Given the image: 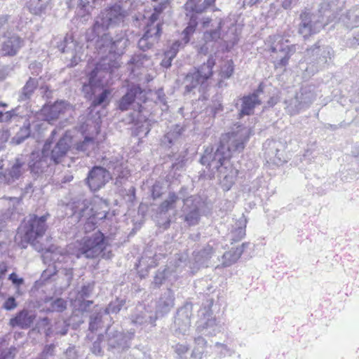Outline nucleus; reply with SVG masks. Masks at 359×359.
<instances>
[{"label": "nucleus", "instance_id": "obj_53", "mask_svg": "<svg viewBox=\"0 0 359 359\" xmlns=\"http://www.w3.org/2000/svg\"><path fill=\"white\" fill-rule=\"evenodd\" d=\"M103 347L105 348V339L104 333L99 334L96 339L93 342L90 348V352L96 356H103Z\"/></svg>", "mask_w": 359, "mask_h": 359}, {"label": "nucleus", "instance_id": "obj_40", "mask_svg": "<svg viewBox=\"0 0 359 359\" xmlns=\"http://www.w3.org/2000/svg\"><path fill=\"white\" fill-rule=\"evenodd\" d=\"M46 303H49L46 311L49 313H62L67 309V301L61 297L53 298V297H46L44 299Z\"/></svg>", "mask_w": 359, "mask_h": 359}, {"label": "nucleus", "instance_id": "obj_9", "mask_svg": "<svg viewBox=\"0 0 359 359\" xmlns=\"http://www.w3.org/2000/svg\"><path fill=\"white\" fill-rule=\"evenodd\" d=\"M104 335L107 351L113 354H121L126 352L131 347L135 332L132 329L124 332L109 325L105 329Z\"/></svg>", "mask_w": 359, "mask_h": 359}, {"label": "nucleus", "instance_id": "obj_48", "mask_svg": "<svg viewBox=\"0 0 359 359\" xmlns=\"http://www.w3.org/2000/svg\"><path fill=\"white\" fill-rule=\"evenodd\" d=\"M111 93V91L109 88L103 89L100 93L94 96L90 104V107L95 109L98 107H107L109 104V96Z\"/></svg>", "mask_w": 359, "mask_h": 359}, {"label": "nucleus", "instance_id": "obj_24", "mask_svg": "<svg viewBox=\"0 0 359 359\" xmlns=\"http://www.w3.org/2000/svg\"><path fill=\"white\" fill-rule=\"evenodd\" d=\"M182 208V215L181 217L189 226L197 225L201 219V202L200 199L193 201L187 199Z\"/></svg>", "mask_w": 359, "mask_h": 359}, {"label": "nucleus", "instance_id": "obj_15", "mask_svg": "<svg viewBox=\"0 0 359 359\" xmlns=\"http://www.w3.org/2000/svg\"><path fill=\"white\" fill-rule=\"evenodd\" d=\"M250 135V128L238 124L231 132L226 133L221 141L223 143L226 141V148L231 156L233 153H241L243 151Z\"/></svg>", "mask_w": 359, "mask_h": 359}, {"label": "nucleus", "instance_id": "obj_21", "mask_svg": "<svg viewBox=\"0 0 359 359\" xmlns=\"http://www.w3.org/2000/svg\"><path fill=\"white\" fill-rule=\"evenodd\" d=\"M72 142L71 135L67 132H65L59 138L53 147H51L49 151L48 158L55 165L61 162L68 153Z\"/></svg>", "mask_w": 359, "mask_h": 359}, {"label": "nucleus", "instance_id": "obj_8", "mask_svg": "<svg viewBox=\"0 0 359 359\" xmlns=\"http://www.w3.org/2000/svg\"><path fill=\"white\" fill-rule=\"evenodd\" d=\"M109 241V237L100 230H97L91 235L85 236L79 242L76 257L77 258L84 257L86 259L97 258L110 245Z\"/></svg>", "mask_w": 359, "mask_h": 359}, {"label": "nucleus", "instance_id": "obj_57", "mask_svg": "<svg viewBox=\"0 0 359 359\" xmlns=\"http://www.w3.org/2000/svg\"><path fill=\"white\" fill-rule=\"evenodd\" d=\"M187 151L180 153L172 163L171 170L175 171L182 170L187 161Z\"/></svg>", "mask_w": 359, "mask_h": 359}, {"label": "nucleus", "instance_id": "obj_64", "mask_svg": "<svg viewBox=\"0 0 359 359\" xmlns=\"http://www.w3.org/2000/svg\"><path fill=\"white\" fill-rule=\"evenodd\" d=\"M18 306V303L14 296H8L7 299L4 302L1 309L7 311H11L16 309Z\"/></svg>", "mask_w": 359, "mask_h": 359}, {"label": "nucleus", "instance_id": "obj_59", "mask_svg": "<svg viewBox=\"0 0 359 359\" xmlns=\"http://www.w3.org/2000/svg\"><path fill=\"white\" fill-rule=\"evenodd\" d=\"M102 321V315L100 313H94L90 315L88 324V330L91 332L97 331Z\"/></svg>", "mask_w": 359, "mask_h": 359}, {"label": "nucleus", "instance_id": "obj_31", "mask_svg": "<svg viewBox=\"0 0 359 359\" xmlns=\"http://www.w3.org/2000/svg\"><path fill=\"white\" fill-rule=\"evenodd\" d=\"M247 223L248 219L243 214L242 216L236 221L234 224L232 225L231 230L229 233V239L231 244L241 241L245 237L246 234Z\"/></svg>", "mask_w": 359, "mask_h": 359}, {"label": "nucleus", "instance_id": "obj_50", "mask_svg": "<svg viewBox=\"0 0 359 359\" xmlns=\"http://www.w3.org/2000/svg\"><path fill=\"white\" fill-rule=\"evenodd\" d=\"M223 25L224 22L220 19L216 27L205 31L203 33V39L205 41L208 43L218 41L221 38V32Z\"/></svg>", "mask_w": 359, "mask_h": 359}, {"label": "nucleus", "instance_id": "obj_30", "mask_svg": "<svg viewBox=\"0 0 359 359\" xmlns=\"http://www.w3.org/2000/svg\"><path fill=\"white\" fill-rule=\"evenodd\" d=\"M158 265L156 255H148L144 252L136 264L137 273L141 278H144L149 273L151 269L155 268Z\"/></svg>", "mask_w": 359, "mask_h": 359}, {"label": "nucleus", "instance_id": "obj_17", "mask_svg": "<svg viewBox=\"0 0 359 359\" xmlns=\"http://www.w3.org/2000/svg\"><path fill=\"white\" fill-rule=\"evenodd\" d=\"M50 253L51 264L57 271L64 275L68 281L73 279V257L63 249H56Z\"/></svg>", "mask_w": 359, "mask_h": 359}, {"label": "nucleus", "instance_id": "obj_62", "mask_svg": "<svg viewBox=\"0 0 359 359\" xmlns=\"http://www.w3.org/2000/svg\"><path fill=\"white\" fill-rule=\"evenodd\" d=\"M205 168L202 169L198 172V180H212L215 177L216 170L214 169L209 168V166L207 165H204Z\"/></svg>", "mask_w": 359, "mask_h": 359}, {"label": "nucleus", "instance_id": "obj_27", "mask_svg": "<svg viewBox=\"0 0 359 359\" xmlns=\"http://www.w3.org/2000/svg\"><path fill=\"white\" fill-rule=\"evenodd\" d=\"M175 293L168 288L163 292L156 303L154 314L156 318H163L166 316L175 305Z\"/></svg>", "mask_w": 359, "mask_h": 359}, {"label": "nucleus", "instance_id": "obj_32", "mask_svg": "<svg viewBox=\"0 0 359 359\" xmlns=\"http://www.w3.org/2000/svg\"><path fill=\"white\" fill-rule=\"evenodd\" d=\"M339 22L348 29L359 27V7H353L342 13Z\"/></svg>", "mask_w": 359, "mask_h": 359}, {"label": "nucleus", "instance_id": "obj_46", "mask_svg": "<svg viewBox=\"0 0 359 359\" xmlns=\"http://www.w3.org/2000/svg\"><path fill=\"white\" fill-rule=\"evenodd\" d=\"M31 135L30 123L27 121L20 128L19 131L11 138V144L13 145H19L24 142Z\"/></svg>", "mask_w": 359, "mask_h": 359}, {"label": "nucleus", "instance_id": "obj_56", "mask_svg": "<svg viewBox=\"0 0 359 359\" xmlns=\"http://www.w3.org/2000/svg\"><path fill=\"white\" fill-rule=\"evenodd\" d=\"M126 304V299L116 298L114 301L111 302L104 309V313L107 314L118 313Z\"/></svg>", "mask_w": 359, "mask_h": 359}, {"label": "nucleus", "instance_id": "obj_58", "mask_svg": "<svg viewBox=\"0 0 359 359\" xmlns=\"http://www.w3.org/2000/svg\"><path fill=\"white\" fill-rule=\"evenodd\" d=\"M234 72V63L232 60H227L222 67L219 75L224 79H229Z\"/></svg>", "mask_w": 359, "mask_h": 359}, {"label": "nucleus", "instance_id": "obj_42", "mask_svg": "<svg viewBox=\"0 0 359 359\" xmlns=\"http://www.w3.org/2000/svg\"><path fill=\"white\" fill-rule=\"evenodd\" d=\"M198 25V19L194 16L189 19L187 27L183 29L181 33L182 39L181 41L184 42V44H189L191 37L196 31Z\"/></svg>", "mask_w": 359, "mask_h": 359}, {"label": "nucleus", "instance_id": "obj_52", "mask_svg": "<svg viewBox=\"0 0 359 359\" xmlns=\"http://www.w3.org/2000/svg\"><path fill=\"white\" fill-rule=\"evenodd\" d=\"M163 24L161 22H158L156 24L147 25L143 35L144 37L149 39L154 37L158 40L162 34Z\"/></svg>", "mask_w": 359, "mask_h": 359}, {"label": "nucleus", "instance_id": "obj_55", "mask_svg": "<svg viewBox=\"0 0 359 359\" xmlns=\"http://www.w3.org/2000/svg\"><path fill=\"white\" fill-rule=\"evenodd\" d=\"M95 2L96 0H79L77 6L78 14L81 16L90 14L95 7Z\"/></svg>", "mask_w": 359, "mask_h": 359}, {"label": "nucleus", "instance_id": "obj_36", "mask_svg": "<svg viewBox=\"0 0 359 359\" xmlns=\"http://www.w3.org/2000/svg\"><path fill=\"white\" fill-rule=\"evenodd\" d=\"M241 107L238 113L239 118L252 114L256 106L261 104L260 100H257L250 94L241 98Z\"/></svg>", "mask_w": 359, "mask_h": 359}, {"label": "nucleus", "instance_id": "obj_37", "mask_svg": "<svg viewBox=\"0 0 359 359\" xmlns=\"http://www.w3.org/2000/svg\"><path fill=\"white\" fill-rule=\"evenodd\" d=\"M184 129L179 124L175 125L161 140L162 144L170 148L181 137Z\"/></svg>", "mask_w": 359, "mask_h": 359}, {"label": "nucleus", "instance_id": "obj_20", "mask_svg": "<svg viewBox=\"0 0 359 359\" xmlns=\"http://www.w3.org/2000/svg\"><path fill=\"white\" fill-rule=\"evenodd\" d=\"M157 319L151 307L143 304H137L130 315L131 323L140 327L147 325L154 327Z\"/></svg>", "mask_w": 359, "mask_h": 359}, {"label": "nucleus", "instance_id": "obj_26", "mask_svg": "<svg viewBox=\"0 0 359 359\" xmlns=\"http://www.w3.org/2000/svg\"><path fill=\"white\" fill-rule=\"evenodd\" d=\"M283 145L280 142L267 140L263 144L265 158L273 164L281 165L285 161L283 159Z\"/></svg>", "mask_w": 359, "mask_h": 359}, {"label": "nucleus", "instance_id": "obj_34", "mask_svg": "<svg viewBox=\"0 0 359 359\" xmlns=\"http://www.w3.org/2000/svg\"><path fill=\"white\" fill-rule=\"evenodd\" d=\"M57 48L62 53H72V57L71 59V67H74L78 64L74 50L76 48V41L72 34H67L63 39L57 43Z\"/></svg>", "mask_w": 359, "mask_h": 359}, {"label": "nucleus", "instance_id": "obj_45", "mask_svg": "<svg viewBox=\"0 0 359 359\" xmlns=\"http://www.w3.org/2000/svg\"><path fill=\"white\" fill-rule=\"evenodd\" d=\"M243 254V250L240 249H236L234 248H231L229 251L224 253L222 257V266L223 267H229L235 264Z\"/></svg>", "mask_w": 359, "mask_h": 359}, {"label": "nucleus", "instance_id": "obj_35", "mask_svg": "<svg viewBox=\"0 0 359 359\" xmlns=\"http://www.w3.org/2000/svg\"><path fill=\"white\" fill-rule=\"evenodd\" d=\"M24 41L19 36L13 34L6 40L2 47L4 55L14 56L23 46Z\"/></svg>", "mask_w": 359, "mask_h": 359}, {"label": "nucleus", "instance_id": "obj_18", "mask_svg": "<svg viewBox=\"0 0 359 359\" xmlns=\"http://www.w3.org/2000/svg\"><path fill=\"white\" fill-rule=\"evenodd\" d=\"M145 91L140 84L132 83L126 89V93L117 101L116 109L126 111L130 109L136 100L144 101Z\"/></svg>", "mask_w": 359, "mask_h": 359}, {"label": "nucleus", "instance_id": "obj_14", "mask_svg": "<svg viewBox=\"0 0 359 359\" xmlns=\"http://www.w3.org/2000/svg\"><path fill=\"white\" fill-rule=\"evenodd\" d=\"M192 316V303L187 302L184 305L177 309L170 327L171 332L174 336L180 339L181 337L188 335Z\"/></svg>", "mask_w": 359, "mask_h": 359}, {"label": "nucleus", "instance_id": "obj_3", "mask_svg": "<svg viewBox=\"0 0 359 359\" xmlns=\"http://www.w3.org/2000/svg\"><path fill=\"white\" fill-rule=\"evenodd\" d=\"M108 169L100 165L92 167L85 180L91 191L95 192L104 187L110 180H114V185L122 187L130 176V172L121 161H110Z\"/></svg>", "mask_w": 359, "mask_h": 359}, {"label": "nucleus", "instance_id": "obj_23", "mask_svg": "<svg viewBox=\"0 0 359 359\" xmlns=\"http://www.w3.org/2000/svg\"><path fill=\"white\" fill-rule=\"evenodd\" d=\"M69 108V103L65 100H57L51 104H45L41 109L43 120L53 123Z\"/></svg>", "mask_w": 359, "mask_h": 359}, {"label": "nucleus", "instance_id": "obj_61", "mask_svg": "<svg viewBox=\"0 0 359 359\" xmlns=\"http://www.w3.org/2000/svg\"><path fill=\"white\" fill-rule=\"evenodd\" d=\"M94 289V282L88 283L83 285L78 292V298L86 299L90 297L92 291Z\"/></svg>", "mask_w": 359, "mask_h": 359}, {"label": "nucleus", "instance_id": "obj_41", "mask_svg": "<svg viewBox=\"0 0 359 359\" xmlns=\"http://www.w3.org/2000/svg\"><path fill=\"white\" fill-rule=\"evenodd\" d=\"M203 336V335L199 334L194 337V346L191 354L192 358H203L205 348L208 346V341Z\"/></svg>", "mask_w": 359, "mask_h": 359}, {"label": "nucleus", "instance_id": "obj_63", "mask_svg": "<svg viewBox=\"0 0 359 359\" xmlns=\"http://www.w3.org/2000/svg\"><path fill=\"white\" fill-rule=\"evenodd\" d=\"M20 107H17L10 111L4 113V123L11 122L15 117H22L23 114L20 111Z\"/></svg>", "mask_w": 359, "mask_h": 359}, {"label": "nucleus", "instance_id": "obj_10", "mask_svg": "<svg viewBox=\"0 0 359 359\" xmlns=\"http://www.w3.org/2000/svg\"><path fill=\"white\" fill-rule=\"evenodd\" d=\"M187 265V254H176L175 258L170 265L164 268H160L157 270L153 281L155 288H159L163 284L166 283H172L176 281L180 275L183 273V267Z\"/></svg>", "mask_w": 359, "mask_h": 359}, {"label": "nucleus", "instance_id": "obj_28", "mask_svg": "<svg viewBox=\"0 0 359 359\" xmlns=\"http://www.w3.org/2000/svg\"><path fill=\"white\" fill-rule=\"evenodd\" d=\"M296 95L299 97L306 109L312 104L316 98V87L314 84H303L299 91L296 93Z\"/></svg>", "mask_w": 359, "mask_h": 359}, {"label": "nucleus", "instance_id": "obj_44", "mask_svg": "<svg viewBox=\"0 0 359 359\" xmlns=\"http://www.w3.org/2000/svg\"><path fill=\"white\" fill-rule=\"evenodd\" d=\"M285 104L287 113L291 116L298 114L306 110L304 105L296 95L294 97L285 100Z\"/></svg>", "mask_w": 359, "mask_h": 359}, {"label": "nucleus", "instance_id": "obj_19", "mask_svg": "<svg viewBox=\"0 0 359 359\" xmlns=\"http://www.w3.org/2000/svg\"><path fill=\"white\" fill-rule=\"evenodd\" d=\"M213 252V248L210 245H206L199 250H194L193 252L194 262H191L187 258V265L183 267L185 273L194 274L200 267L208 266Z\"/></svg>", "mask_w": 359, "mask_h": 359}, {"label": "nucleus", "instance_id": "obj_29", "mask_svg": "<svg viewBox=\"0 0 359 359\" xmlns=\"http://www.w3.org/2000/svg\"><path fill=\"white\" fill-rule=\"evenodd\" d=\"M218 172V178L219 180V184L224 191H229L232 186L235 184L238 171L231 167H227Z\"/></svg>", "mask_w": 359, "mask_h": 359}, {"label": "nucleus", "instance_id": "obj_43", "mask_svg": "<svg viewBox=\"0 0 359 359\" xmlns=\"http://www.w3.org/2000/svg\"><path fill=\"white\" fill-rule=\"evenodd\" d=\"M184 8L187 11L186 15L191 19V16L198 18V14L204 13L203 6L201 0H187L184 5Z\"/></svg>", "mask_w": 359, "mask_h": 359}, {"label": "nucleus", "instance_id": "obj_6", "mask_svg": "<svg viewBox=\"0 0 359 359\" xmlns=\"http://www.w3.org/2000/svg\"><path fill=\"white\" fill-rule=\"evenodd\" d=\"M215 64V59L210 55L205 62L189 72L184 78V93H190L196 88H198L200 93L205 92L209 79L213 76L212 69Z\"/></svg>", "mask_w": 359, "mask_h": 359}, {"label": "nucleus", "instance_id": "obj_1", "mask_svg": "<svg viewBox=\"0 0 359 359\" xmlns=\"http://www.w3.org/2000/svg\"><path fill=\"white\" fill-rule=\"evenodd\" d=\"M125 18L126 11L122 5L114 3L107 6L95 19L91 31L93 39L101 36L96 46L102 56L88 74V83H84L82 87L84 93H93L95 88L108 85L113 72L119 67L118 59L124 53L128 39L122 32L115 39L105 32L119 25Z\"/></svg>", "mask_w": 359, "mask_h": 359}, {"label": "nucleus", "instance_id": "obj_38", "mask_svg": "<svg viewBox=\"0 0 359 359\" xmlns=\"http://www.w3.org/2000/svg\"><path fill=\"white\" fill-rule=\"evenodd\" d=\"M38 79L29 77L19 93L18 101L22 102L29 100L34 94L35 90L38 88Z\"/></svg>", "mask_w": 359, "mask_h": 359}, {"label": "nucleus", "instance_id": "obj_13", "mask_svg": "<svg viewBox=\"0 0 359 359\" xmlns=\"http://www.w3.org/2000/svg\"><path fill=\"white\" fill-rule=\"evenodd\" d=\"M48 216V214L41 216L36 214L29 215L22 226V238L25 242L33 243L38 238L43 236L48 229L47 219Z\"/></svg>", "mask_w": 359, "mask_h": 359}, {"label": "nucleus", "instance_id": "obj_51", "mask_svg": "<svg viewBox=\"0 0 359 359\" xmlns=\"http://www.w3.org/2000/svg\"><path fill=\"white\" fill-rule=\"evenodd\" d=\"M72 318H63L57 320L53 325V332L55 335L65 336L71 326Z\"/></svg>", "mask_w": 359, "mask_h": 359}, {"label": "nucleus", "instance_id": "obj_22", "mask_svg": "<svg viewBox=\"0 0 359 359\" xmlns=\"http://www.w3.org/2000/svg\"><path fill=\"white\" fill-rule=\"evenodd\" d=\"M25 161L22 158H16L11 168L3 169V165L0 166V183L11 185L19 180L22 176L25 170L23 166Z\"/></svg>", "mask_w": 359, "mask_h": 359}, {"label": "nucleus", "instance_id": "obj_47", "mask_svg": "<svg viewBox=\"0 0 359 359\" xmlns=\"http://www.w3.org/2000/svg\"><path fill=\"white\" fill-rule=\"evenodd\" d=\"M168 185L163 180H156L150 187V196L154 200L160 199L168 191Z\"/></svg>", "mask_w": 359, "mask_h": 359}, {"label": "nucleus", "instance_id": "obj_60", "mask_svg": "<svg viewBox=\"0 0 359 359\" xmlns=\"http://www.w3.org/2000/svg\"><path fill=\"white\" fill-rule=\"evenodd\" d=\"M177 195V201L181 199L183 202V205H184V202L187 201V199H191L194 201L199 199L196 196L189 195V189L186 186L181 187Z\"/></svg>", "mask_w": 359, "mask_h": 359}, {"label": "nucleus", "instance_id": "obj_12", "mask_svg": "<svg viewBox=\"0 0 359 359\" xmlns=\"http://www.w3.org/2000/svg\"><path fill=\"white\" fill-rule=\"evenodd\" d=\"M273 41L269 47V51L272 53L271 57L274 60L273 65L276 69L285 68L287 65L290 58L296 50V45L290 44L288 40H285L280 36H274Z\"/></svg>", "mask_w": 359, "mask_h": 359}, {"label": "nucleus", "instance_id": "obj_16", "mask_svg": "<svg viewBox=\"0 0 359 359\" xmlns=\"http://www.w3.org/2000/svg\"><path fill=\"white\" fill-rule=\"evenodd\" d=\"M89 205L90 202L86 199L74 201L70 205L72 214L77 215L80 219H82V217H85L86 215H91L97 222L105 219H111L114 215L109 212L107 206H105V209L99 210L95 206L89 208Z\"/></svg>", "mask_w": 359, "mask_h": 359}, {"label": "nucleus", "instance_id": "obj_2", "mask_svg": "<svg viewBox=\"0 0 359 359\" xmlns=\"http://www.w3.org/2000/svg\"><path fill=\"white\" fill-rule=\"evenodd\" d=\"M203 302L198 311L199 320L197 321L196 331L198 334L206 337H214L222 332V323L217 318L216 314L220 310L219 304L215 303V297H218V293L215 294V290L210 285H206L203 292Z\"/></svg>", "mask_w": 359, "mask_h": 359}, {"label": "nucleus", "instance_id": "obj_39", "mask_svg": "<svg viewBox=\"0 0 359 359\" xmlns=\"http://www.w3.org/2000/svg\"><path fill=\"white\" fill-rule=\"evenodd\" d=\"M177 195L175 191H169L168 197L161 203L157 208V214L160 216L165 215L168 211L176 208Z\"/></svg>", "mask_w": 359, "mask_h": 359}, {"label": "nucleus", "instance_id": "obj_5", "mask_svg": "<svg viewBox=\"0 0 359 359\" xmlns=\"http://www.w3.org/2000/svg\"><path fill=\"white\" fill-rule=\"evenodd\" d=\"M334 57L332 47L325 44L323 40H318L305 50L304 57L307 65L305 71L309 74H314L332 64Z\"/></svg>", "mask_w": 359, "mask_h": 359}, {"label": "nucleus", "instance_id": "obj_11", "mask_svg": "<svg viewBox=\"0 0 359 359\" xmlns=\"http://www.w3.org/2000/svg\"><path fill=\"white\" fill-rule=\"evenodd\" d=\"M231 157L230 151L226 148V144L220 141L215 151L212 147H207L199 162L201 165H207L209 168L220 171L228 167Z\"/></svg>", "mask_w": 359, "mask_h": 359}, {"label": "nucleus", "instance_id": "obj_33", "mask_svg": "<svg viewBox=\"0 0 359 359\" xmlns=\"http://www.w3.org/2000/svg\"><path fill=\"white\" fill-rule=\"evenodd\" d=\"M132 122L134 124V133L136 136H140L143 134L145 137L151 130L150 120L143 116L141 111L137 113L136 117H132Z\"/></svg>", "mask_w": 359, "mask_h": 359}, {"label": "nucleus", "instance_id": "obj_7", "mask_svg": "<svg viewBox=\"0 0 359 359\" xmlns=\"http://www.w3.org/2000/svg\"><path fill=\"white\" fill-rule=\"evenodd\" d=\"M57 135V129L55 128L45 141L41 151H32L24 160L27 165V170L34 180L39 178L48 168L49 151Z\"/></svg>", "mask_w": 359, "mask_h": 359}, {"label": "nucleus", "instance_id": "obj_54", "mask_svg": "<svg viewBox=\"0 0 359 359\" xmlns=\"http://www.w3.org/2000/svg\"><path fill=\"white\" fill-rule=\"evenodd\" d=\"M95 143V139L93 137L86 135L82 141L78 142L75 144V149L78 151L88 152L93 149Z\"/></svg>", "mask_w": 359, "mask_h": 359}, {"label": "nucleus", "instance_id": "obj_25", "mask_svg": "<svg viewBox=\"0 0 359 359\" xmlns=\"http://www.w3.org/2000/svg\"><path fill=\"white\" fill-rule=\"evenodd\" d=\"M36 318V315L34 311L22 309L9 319L8 325L12 328L27 330L33 325Z\"/></svg>", "mask_w": 359, "mask_h": 359}, {"label": "nucleus", "instance_id": "obj_4", "mask_svg": "<svg viewBox=\"0 0 359 359\" xmlns=\"http://www.w3.org/2000/svg\"><path fill=\"white\" fill-rule=\"evenodd\" d=\"M334 5L333 1H324L319 5L317 12L304 11L301 13L298 33L304 40L319 33L326 25L337 18L338 13L333 8Z\"/></svg>", "mask_w": 359, "mask_h": 359}, {"label": "nucleus", "instance_id": "obj_49", "mask_svg": "<svg viewBox=\"0 0 359 359\" xmlns=\"http://www.w3.org/2000/svg\"><path fill=\"white\" fill-rule=\"evenodd\" d=\"M47 6L48 3L43 0H30L27 4L29 12L39 16L46 13Z\"/></svg>", "mask_w": 359, "mask_h": 359}]
</instances>
